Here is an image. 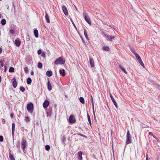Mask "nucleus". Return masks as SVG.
Here are the masks:
<instances>
[{
    "label": "nucleus",
    "mask_w": 160,
    "mask_h": 160,
    "mask_svg": "<svg viewBox=\"0 0 160 160\" xmlns=\"http://www.w3.org/2000/svg\"><path fill=\"white\" fill-rule=\"evenodd\" d=\"M103 49L106 51H108L109 50V48L108 46H104L102 47Z\"/></svg>",
    "instance_id": "32"
},
{
    "label": "nucleus",
    "mask_w": 160,
    "mask_h": 160,
    "mask_svg": "<svg viewBox=\"0 0 160 160\" xmlns=\"http://www.w3.org/2000/svg\"><path fill=\"white\" fill-rule=\"evenodd\" d=\"M82 152L81 151H79L78 152V160H82Z\"/></svg>",
    "instance_id": "16"
},
{
    "label": "nucleus",
    "mask_w": 160,
    "mask_h": 160,
    "mask_svg": "<svg viewBox=\"0 0 160 160\" xmlns=\"http://www.w3.org/2000/svg\"><path fill=\"white\" fill-rule=\"evenodd\" d=\"M32 79L30 78H28L27 80V83L28 84L30 85L31 84L32 82Z\"/></svg>",
    "instance_id": "25"
},
{
    "label": "nucleus",
    "mask_w": 160,
    "mask_h": 160,
    "mask_svg": "<svg viewBox=\"0 0 160 160\" xmlns=\"http://www.w3.org/2000/svg\"><path fill=\"white\" fill-rule=\"evenodd\" d=\"M84 36L88 40L89 39L88 36L87 31L85 29H84Z\"/></svg>",
    "instance_id": "23"
},
{
    "label": "nucleus",
    "mask_w": 160,
    "mask_h": 160,
    "mask_svg": "<svg viewBox=\"0 0 160 160\" xmlns=\"http://www.w3.org/2000/svg\"><path fill=\"white\" fill-rule=\"evenodd\" d=\"M49 104V102L47 100H45L43 103V106L44 108H47Z\"/></svg>",
    "instance_id": "9"
},
{
    "label": "nucleus",
    "mask_w": 160,
    "mask_h": 160,
    "mask_svg": "<svg viewBox=\"0 0 160 160\" xmlns=\"http://www.w3.org/2000/svg\"><path fill=\"white\" fill-rule=\"evenodd\" d=\"M2 52V49L1 48H0V54H1Z\"/></svg>",
    "instance_id": "55"
},
{
    "label": "nucleus",
    "mask_w": 160,
    "mask_h": 160,
    "mask_svg": "<svg viewBox=\"0 0 160 160\" xmlns=\"http://www.w3.org/2000/svg\"><path fill=\"white\" fill-rule=\"evenodd\" d=\"M2 81V78L0 76V82H1Z\"/></svg>",
    "instance_id": "59"
},
{
    "label": "nucleus",
    "mask_w": 160,
    "mask_h": 160,
    "mask_svg": "<svg viewBox=\"0 0 160 160\" xmlns=\"http://www.w3.org/2000/svg\"><path fill=\"white\" fill-rule=\"evenodd\" d=\"M104 36L106 38L107 40L108 41H111L112 40L115 38V37H111L108 34H104Z\"/></svg>",
    "instance_id": "7"
},
{
    "label": "nucleus",
    "mask_w": 160,
    "mask_h": 160,
    "mask_svg": "<svg viewBox=\"0 0 160 160\" xmlns=\"http://www.w3.org/2000/svg\"><path fill=\"white\" fill-rule=\"evenodd\" d=\"M24 71L25 72H28V69L27 67H26L24 68Z\"/></svg>",
    "instance_id": "42"
},
{
    "label": "nucleus",
    "mask_w": 160,
    "mask_h": 160,
    "mask_svg": "<svg viewBox=\"0 0 160 160\" xmlns=\"http://www.w3.org/2000/svg\"><path fill=\"white\" fill-rule=\"evenodd\" d=\"M25 148H24V149H22V150H23V152L25 153H26V151L25 150Z\"/></svg>",
    "instance_id": "52"
},
{
    "label": "nucleus",
    "mask_w": 160,
    "mask_h": 160,
    "mask_svg": "<svg viewBox=\"0 0 160 160\" xmlns=\"http://www.w3.org/2000/svg\"><path fill=\"white\" fill-rule=\"evenodd\" d=\"M41 54V56L43 57L44 58V59H45L46 57V52H45L43 51L42 52Z\"/></svg>",
    "instance_id": "34"
},
{
    "label": "nucleus",
    "mask_w": 160,
    "mask_h": 160,
    "mask_svg": "<svg viewBox=\"0 0 160 160\" xmlns=\"http://www.w3.org/2000/svg\"><path fill=\"white\" fill-rule=\"evenodd\" d=\"M65 62V61L63 59L62 57L58 58L54 62L55 64L56 65L63 64Z\"/></svg>",
    "instance_id": "2"
},
{
    "label": "nucleus",
    "mask_w": 160,
    "mask_h": 160,
    "mask_svg": "<svg viewBox=\"0 0 160 160\" xmlns=\"http://www.w3.org/2000/svg\"><path fill=\"white\" fill-rule=\"evenodd\" d=\"M79 100L80 102L83 104H84L85 103V101L84 98L82 97H80L79 98Z\"/></svg>",
    "instance_id": "24"
},
{
    "label": "nucleus",
    "mask_w": 160,
    "mask_h": 160,
    "mask_svg": "<svg viewBox=\"0 0 160 160\" xmlns=\"http://www.w3.org/2000/svg\"><path fill=\"white\" fill-rule=\"evenodd\" d=\"M13 81L12 82V85L14 88H16L17 85V82L16 81V78L15 77L13 78Z\"/></svg>",
    "instance_id": "13"
},
{
    "label": "nucleus",
    "mask_w": 160,
    "mask_h": 160,
    "mask_svg": "<svg viewBox=\"0 0 160 160\" xmlns=\"http://www.w3.org/2000/svg\"><path fill=\"white\" fill-rule=\"evenodd\" d=\"M25 120L27 122H29L30 121V119L28 117H25Z\"/></svg>",
    "instance_id": "39"
},
{
    "label": "nucleus",
    "mask_w": 160,
    "mask_h": 160,
    "mask_svg": "<svg viewBox=\"0 0 160 160\" xmlns=\"http://www.w3.org/2000/svg\"><path fill=\"white\" fill-rule=\"evenodd\" d=\"M89 62L91 68H94V62L92 58H90L89 59Z\"/></svg>",
    "instance_id": "12"
},
{
    "label": "nucleus",
    "mask_w": 160,
    "mask_h": 160,
    "mask_svg": "<svg viewBox=\"0 0 160 160\" xmlns=\"http://www.w3.org/2000/svg\"><path fill=\"white\" fill-rule=\"evenodd\" d=\"M65 140H66V138H65V137H63V138H62V142H64L65 141Z\"/></svg>",
    "instance_id": "49"
},
{
    "label": "nucleus",
    "mask_w": 160,
    "mask_h": 160,
    "mask_svg": "<svg viewBox=\"0 0 160 160\" xmlns=\"http://www.w3.org/2000/svg\"><path fill=\"white\" fill-rule=\"evenodd\" d=\"M42 52L41 50L39 49L38 50L37 53L38 55H40L42 53Z\"/></svg>",
    "instance_id": "44"
},
{
    "label": "nucleus",
    "mask_w": 160,
    "mask_h": 160,
    "mask_svg": "<svg viewBox=\"0 0 160 160\" xmlns=\"http://www.w3.org/2000/svg\"><path fill=\"white\" fill-rule=\"evenodd\" d=\"M81 39H82V42L84 43V40H83V38H81Z\"/></svg>",
    "instance_id": "60"
},
{
    "label": "nucleus",
    "mask_w": 160,
    "mask_h": 160,
    "mask_svg": "<svg viewBox=\"0 0 160 160\" xmlns=\"http://www.w3.org/2000/svg\"><path fill=\"white\" fill-rule=\"evenodd\" d=\"M14 43L16 46L19 47L20 45L21 42L20 40L16 39Z\"/></svg>",
    "instance_id": "15"
},
{
    "label": "nucleus",
    "mask_w": 160,
    "mask_h": 160,
    "mask_svg": "<svg viewBox=\"0 0 160 160\" xmlns=\"http://www.w3.org/2000/svg\"><path fill=\"white\" fill-rule=\"evenodd\" d=\"M137 60H138V62L141 65V66H142V67H144V65L142 61V60L141 58L138 59H137Z\"/></svg>",
    "instance_id": "21"
},
{
    "label": "nucleus",
    "mask_w": 160,
    "mask_h": 160,
    "mask_svg": "<svg viewBox=\"0 0 160 160\" xmlns=\"http://www.w3.org/2000/svg\"><path fill=\"white\" fill-rule=\"evenodd\" d=\"M77 134L78 135L81 136L82 137H84L86 138H87V137L85 135L82 134L81 133H77Z\"/></svg>",
    "instance_id": "40"
},
{
    "label": "nucleus",
    "mask_w": 160,
    "mask_h": 160,
    "mask_svg": "<svg viewBox=\"0 0 160 160\" xmlns=\"http://www.w3.org/2000/svg\"><path fill=\"white\" fill-rule=\"evenodd\" d=\"M59 73L62 76V77H64L66 75V73L65 72V70L64 69H62L61 70H60Z\"/></svg>",
    "instance_id": "17"
},
{
    "label": "nucleus",
    "mask_w": 160,
    "mask_h": 160,
    "mask_svg": "<svg viewBox=\"0 0 160 160\" xmlns=\"http://www.w3.org/2000/svg\"><path fill=\"white\" fill-rule=\"evenodd\" d=\"M69 122L72 123H74L76 121V119L73 115H70L68 119Z\"/></svg>",
    "instance_id": "6"
},
{
    "label": "nucleus",
    "mask_w": 160,
    "mask_h": 160,
    "mask_svg": "<svg viewBox=\"0 0 160 160\" xmlns=\"http://www.w3.org/2000/svg\"><path fill=\"white\" fill-rule=\"evenodd\" d=\"M1 18V15L0 14V18Z\"/></svg>",
    "instance_id": "64"
},
{
    "label": "nucleus",
    "mask_w": 160,
    "mask_h": 160,
    "mask_svg": "<svg viewBox=\"0 0 160 160\" xmlns=\"http://www.w3.org/2000/svg\"><path fill=\"white\" fill-rule=\"evenodd\" d=\"M132 53L135 55L137 59L140 58V57L138 54L136 53L134 51V52H132Z\"/></svg>",
    "instance_id": "28"
},
{
    "label": "nucleus",
    "mask_w": 160,
    "mask_h": 160,
    "mask_svg": "<svg viewBox=\"0 0 160 160\" xmlns=\"http://www.w3.org/2000/svg\"><path fill=\"white\" fill-rule=\"evenodd\" d=\"M45 18L47 22L48 23H50V21L49 16L46 12H45Z\"/></svg>",
    "instance_id": "18"
},
{
    "label": "nucleus",
    "mask_w": 160,
    "mask_h": 160,
    "mask_svg": "<svg viewBox=\"0 0 160 160\" xmlns=\"http://www.w3.org/2000/svg\"><path fill=\"white\" fill-rule=\"evenodd\" d=\"M0 63L1 65V67H3L4 66L3 64L2 63V60H0Z\"/></svg>",
    "instance_id": "47"
},
{
    "label": "nucleus",
    "mask_w": 160,
    "mask_h": 160,
    "mask_svg": "<svg viewBox=\"0 0 160 160\" xmlns=\"http://www.w3.org/2000/svg\"><path fill=\"white\" fill-rule=\"evenodd\" d=\"M46 74L48 77H50L52 75V73L51 71H48L46 72Z\"/></svg>",
    "instance_id": "20"
},
{
    "label": "nucleus",
    "mask_w": 160,
    "mask_h": 160,
    "mask_svg": "<svg viewBox=\"0 0 160 160\" xmlns=\"http://www.w3.org/2000/svg\"><path fill=\"white\" fill-rule=\"evenodd\" d=\"M38 67L39 68H41L42 67V64L41 62H39L38 64Z\"/></svg>",
    "instance_id": "33"
},
{
    "label": "nucleus",
    "mask_w": 160,
    "mask_h": 160,
    "mask_svg": "<svg viewBox=\"0 0 160 160\" xmlns=\"http://www.w3.org/2000/svg\"><path fill=\"white\" fill-rule=\"evenodd\" d=\"M3 140V138L2 136H0V142H2Z\"/></svg>",
    "instance_id": "45"
},
{
    "label": "nucleus",
    "mask_w": 160,
    "mask_h": 160,
    "mask_svg": "<svg viewBox=\"0 0 160 160\" xmlns=\"http://www.w3.org/2000/svg\"><path fill=\"white\" fill-rule=\"evenodd\" d=\"M12 5H13V7L14 13L16 12L15 6L14 4V2H13V3H12Z\"/></svg>",
    "instance_id": "46"
},
{
    "label": "nucleus",
    "mask_w": 160,
    "mask_h": 160,
    "mask_svg": "<svg viewBox=\"0 0 160 160\" xmlns=\"http://www.w3.org/2000/svg\"><path fill=\"white\" fill-rule=\"evenodd\" d=\"M10 32L12 34H14L15 33V30L13 29H11L10 30Z\"/></svg>",
    "instance_id": "41"
},
{
    "label": "nucleus",
    "mask_w": 160,
    "mask_h": 160,
    "mask_svg": "<svg viewBox=\"0 0 160 160\" xmlns=\"http://www.w3.org/2000/svg\"><path fill=\"white\" fill-rule=\"evenodd\" d=\"M27 141L25 139H22L21 142L22 149L25 148L27 146Z\"/></svg>",
    "instance_id": "5"
},
{
    "label": "nucleus",
    "mask_w": 160,
    "mask_h": 160,
    "mask_svg": "<svg viewBox=\"0 0 160 160\" xmlns=\"http://www.w3.org/2000/svg\"><path fill=\"white\" fill-rule=\"evenodd\" d=\"M87 117H88V121L90 126H91L92 123H91L90 116L88 114H87Z\"/></svg>",
    "instance_id": "29"
},
{
    "label": "nucleus",
    "mask_w": 160,
    "mask_h": 160,
    "mask_svg": "<svg viewBox=\"0 0 160 160\" xmlns=\"http://www.w3.org/2000/svg\"><path fill=\"white\" fill-rule=\"evenodd\" d=\"M83 16L84 17L85 21L90 25H91V22L90 18L88 17V15L86 12H84L83 13Z\"/></svg>",
    "instance_id": "4"
},
{
    "label": "nucleus",
    "mask_w": 160,
    "mask_h": 160,
    "mask_svg": "<svg viewBox=\"0 0 160 160\" xmlns=\"http://www.w3.org/2000/svg\"><path fill=\"white\" fill-rule=\"evenodd\" d=\"M1 22L2 25H5L6 23V20L5 19H3L1 20Z\"/></svg>",
    "instance_id": "30"
},
{
    "label": "nucleus",
    "mask_w": 160,
    "mask_h": 160,
    "mask_svg": "<svg viewBox=\"0 0 160 160\" xmlns=\"http://www.w3.org/2000/svg\"><path fill=\"white\" fill-rule=\"evenodd\" d=\"M148 134L149 135H151L152 136L153 135V134L152 132H149L148 133Z\"/></svg>",
    "instance_id": "53"
},
{
    "label": "nucleus",
    "mask_w": 160,
    "mask_h": 160,
    "mask_svg": "<svg viewBox=\"0 0 160 160\" xmlns=\"http://www.w3.org/2000/svg\"><path fill=\"white\" fill-rule=\"evenodd\" d=\"M90 97H91V102H92V109H93V108H94V102H93V100L92 96V95H91Z\"/></svg>",
    "instance_id": "27"
},
{
    "label": "nucleus",
    "mask_w": 160,
    "mask_h": 160,
    "mask_svg": "<svg viewBox=\"0 0 160 160\" xmlns=\"http://www.w3.org/2000/svg\"><path fill=\"white\" fill-rule=\"evenodd\" d=\"M10 116L12 118L13 117V114L12 113L10 114Z\"/></svg>",
    "instance_id": "57"
},
{
    "label": "nucleus",
    "mask_w": 160,
    "mask_h": 160,
    "mask_svg": "<svg viewBox=\"0 0 160 160\" xmlns=\"http://www.w3.org/2000/svg\"><path fill=\"white\" fill-rule=\"evenodd\" d=\"M131 143L130 134L129 130L128 131L126 135V144L127 145Z\"/></svg>",
    "instance_id": "3"
},
{
    "label": "nucleus",
    "mask_w": 160,
    "mask_h": 160,
    "mask_svg": "<svg viewBox=\"0 0 160 160\" xmlns=\"http://www.w3.org/2000/svg\"><path fill=\"white\" fill-rule=\"evenodd\" d=\"M7 70V68L6 66H4V72H6Z\"/></svg>",
    "instance_id": "50"
},
{
    "label": "nucleus",
    "mask_w": 160,
    "mask_h": 160,
    "mask_svg": "<svg viewBox=\"0 0 160 160\" xmlns=\"http://www.w3.org/2000/svg\"><path fill=\"white\" fill-rule=\"evenodd\" d=\"M14 69L13 67H10L9 70V72H14Z\"/></svg>",
    "instance_id": "35"
},
{
    "label": "nucleus",
    "mask_w": 160,
    "mask_h": 160,
    "mask_svg": "<svg viewBox=\"0 0 160 160\" xmlns=\"http://www.w3.org/2000/svg\"><path fill=\"white\" fill-rule=\"evenodd\" d=\"M146 160H148V157L147 154L146 158Z\"/></svg>",
    "instance_id": "54"
},
{
    "label": "nucleus",
    "mask_w": 160,
    "mask_h": 160,
    "mask_svg": "<svg viewBox=\"0 0 160 160\" xmlns=\"http://www.w3.org/2000/svg\"><path fill=\"white\" fill-rule=\"evenodd\" d=\"M50 146L49 145H47L45 146V149L47 151H48L50 150Z\"/></svg>",
    "instance_id": "37"
},
{
    "label": "nucleus",
    "mask_w": 160,
    "mask_h": 160,
    "mask_svg": "<svg viewBox=\"0 0 160 160\" xmlns=\"http://www.w3.org/2000/svg\"><path fill=\"white\" fill-rule=\"evenodd\" d=\"M70 20H71V22H72V24L73 25V26L76 28V27L75 26V24L74 23V22H73V20H72V19L71 18H70Z\"/></svg>",
    "instance_id": "48"
},
{
    "label": "nucleus",
    "mask_w": 160,
    "mask_h": 160,
    "mask_svg": "<svg viewBox=\"0 0 160 160\" xmlns=\"http://www.w3.org/2000/svg\"><path fill=\"white\" fill-rule=\"evenodd\" d=\"M15 125L14 123H12V138L13 139L15 129Z\"/></svg>",
    "instance_id": "10"
},
{
    "label": "nucleus",
    "mask_w": 160,
    "mask_h": 160,
    "mask_svg": "<svg viewBox=\"0 0 160 160\" xmlns=\"http://www.w3.org/2000/svg\"><path fill=\"white\" fill-rule=\"evenodd\" d=\"M16 147L19 149L20 148V142L19 141H18L16 144Z\"/></svg>",
    "instance_id": "38"
},
{
    "label": "nucleus",
    "mask_w": 160,
    "mask_h": 160,
    "mask_svg": "<svg viewBox=\"0 0 160 160\" xmlns=\"http://www.w3.org/2000/svg\"><path fill=\"white\" fill-rule=\"evenodd\" d=\"M8 62H6V63H5V64L4 66H6V67H7V66H8Z\"/></svg>",
    "instance_id": "51"
},
{
    "label": "nucleus",
    "mask_w": 160,
    "mask_h": 160,
    "mask_svg": "<svg viewBox=\"0 0 160 160\" xmlns=\"http://www.w3.org/2000/svg\"><path fill=\"white\" fill-rule=\"evenodd\" d=\"M93 110V116L94 117V120L96 121V119L95 117V112H94V108L92 109Z\"/></svg>",
    "instance_id": "43"
},
{
    "label": "nucleus",
    "mask_w": 160,
    "mask_h": 160,
    "mask_svg": "<svg viewBox=\"0 0 160 160\" xmlns=\"http://www.w3.org/2000/svg\"><path fill=\"white\" fill-rule=\"evenodd\" d=\"M152 136L154 138H155V139H157V138H156V137H155V136L154 135H153Z\"/></svg>",
    "instance_id": "58"
},
{
    "label": "nucleus",
    "mask_w": 160,
    "mask_h": 160,
    "mask_svg": "<svg viewBox=\"0 0 160 160\" xmlns=\"http://www.w3.org/2000/svg\"><path fill=\"white\" fill-rule=\"evenodd\" d=\"M157 140V142H159V140H158L157 138V139H156Z\"/></svg>",
    "instance_id": "63"
},
{
    "label": "nucleus",
    "mask_w": 160,
    "mask_h": 160,
    "mask_svg": "<svg viewBox=\"0 0 160 160\" xmlns=\"http://www.w3.org/2000/svg\"><path fill=\"white\" fill-rule=\"evenodd\" d=\"M7 10H8L9 9V6H8L7 7Z\"/></svg>",
    "instance_id": "62"
},
{
    "label": "nucleus",
    "mask_w": 160,
    "mask_h": 160,
    "mask_svg": "<svg viewBox=\"0 0 160 160\" xmlns=\"http://www.w3.org/2000/svg\"><path fill=\"white\" fill-rule=\"evenodd\" d=\"M9 157L11 160H13L15 159V158H14L13 155L11 154L10 153H9Z\"/></svg>",
    "instance_id": "31"
},
{
    "label": "nucleus",
    "mask_w": 160,
    "mask_h": 160,
    "mask_svg": "<svg viewBox=\"0 0 160 160\" xmlns=\"http://www.w3.org/2000/svg\"><path fill=\"white\" fill-rule=\"evenodd\" d=\"M47 84L48 89L49 91H50L52 89V87L49 79H48V80Z\"/></svg>",
    "instance_id": "14"
},
{
    "label": "nucleus",
    "mask_w": 160,
    "mask_h": 160,
    "mask_svg": "<svg viewBox=\"0 0 160 160\" xmlns=\"http://www.w3.org/2000/svg\"><path fill=\"white\" fill-rule=\"evenodd\" d=\"M31 75H32L34 74V72L33 71H32L31 72Z\"/></svg>",
    "instance_id": "56"
},
{
    "label": "nucleus",
    "mask_w": 160,
    "mask_h": 160,
    "mask_svg": "<svg viewBox=\"0 0 160 160\" xmlns=\"http://www.w3.org/2000/svg\"><path fill=\"white\" fill-rule=\"evenodd\" d=\"M65 97L66 98H68V96L67 95H65Z\"/></svg>",
    "instance_id": "61"
},
{
    "label": "nucleus",
    "mask_w": 160,
    "mask_h": 160,
    "mask_svg": "<svg viewBox=\"0 0 160 160\" xmlns=\"http://www.w3.org/2000/svg\"><path fill=\"white\" fill-rule=\"evenodd\" d=\"M119 67L125 73H127V72L126 71L125 69L123 68L122 65H119Z\"/></svg>",
    "instance_id": "26"
},
{
    "label": "nucleus",
    "mask_w": 160,
    "mask_h": 160,
    "mask_svg": "<svg viewBox=\"0 0 160 160\" xmlns=\"http://www.w3.org/2000/svg\"><path fill=\"white\" fill-rule=\"evenodd\" d=\"M109 95H110V97L112 102H113L116 108H118V105H117V103L116 102L115 100L114 99V98L113 96H112V94L111 93H109Z\"/></svg>",
    "instance_id": "8"
},
{
    "label": "nucleus",
    "mask_w": 160,
    "mask_h": 160,
    "mask_svg": "<svg viewBox=\"0 0 160 160\" xmlns=\"http://www.w3.org/2000/svg\"><path fill=\"white\" fill-rule=\"evenodd\" d=\"M34 33L35 37L36 38L38 37V30L36 29H34Z\"/></svg>",
    "instance_id": "19"
},
{
    "label": "nucleus",
    "mask_w": 160,
    "mask_h": 160,
    "mask_svg": "<svg viewBox=\"0 0 160 160\" xmlns=\"http://www.w3.org/2000/svg\"><path fill=\"white\" fill-rule=\"evenodd\" d=\"M62 9L63 10L64 13L66 15H67L68 14V12L67 8L65 6H63L62 7Z\"/></svg>",
    "instance_id": "11"
},
{
    "label": "nucleus",
    "mask_w": 160,
    "mask_h": 160,
    "mask_svg": "<svg viewBox=\"0 0 160 160\" xmlns=\"http://www.w3.org/2000/svg\"><path fill=\"white\" fill-rule=\"evenodd\" d=\"M27 108L28 112L32 114L33 113L34 106L32 103H30L27 104Z\"/></svg>",
    "instance_id": "1"
},
{
    "label": "nucleus",
    "mask_w": 160,
    "mask_h": 160,
    "mask_svg": "<svg viewBox=\"0 0 160 160\" xmlns=\"http://www.w3.org/2000/svg\"><path fill=\"white\" fill-rule=\"evenodd\" d=\"M25 90V88L22 86H21L20 88V90L22 92H24Z\"/></svg>",
    "instance_id": "36"
},
{
    "label": "nucleus",
    "mask_w": 160,
    "mask_h": 160,
    "mask_svg": "<svg viewBox=\"0 0 160 160\" xmlns=\"http://www.w3.org/2000/svg\"><path fill=\"white\" fill-rule=\"evenodd\" d=\"M52 114V109L49 108L47 110V116H51Z\"/></svg>",
    "instance_id": "22"
}]
</instances>
